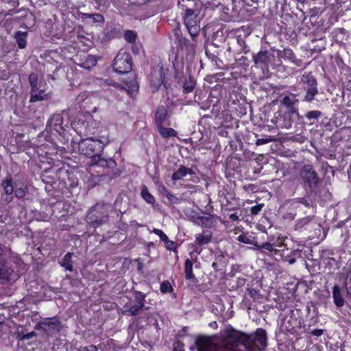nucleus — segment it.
<instances>
[{
  "label": "nucleus",
  "instance_id": "f257e3e1",
  "mask_svg": "<svg viewBox=\"0 0 351 351\" xmlns=\"http://www.w3.org/2000/svg\"><path fill=\"white\" fill-rule=\"evenodd\" d=\"M108 143L107 136H102L101 138H94L93 136L81 138L78 143V149L81 154L90 158L87 163L88 166L109 169H114L117 166V162L112 158H106L103 156V151Z\"/></svg>",
  "mask_w": 351,
  "mask_h": 351
},
{
  "label": "nucleus",
  "instance_id": "f03ea898",
  "mask_svg": "<svg viewBox=\"0 0 351 351\" xmlns=\"http://www.w3.org/2000/svg\"><path fill=\"white\" fill-rule=\"evenodd\" d=\"M300 183L307 192L306 196L313 202L326 201L329 198L330 193L326 187L322 186V180L320 178L311 165H304L299 171Z\"/></svg>",
  "mask_w": 351,
  "mask_h": 351
},
{
  "label": "nucleus",
  "instance_id": "7ed1b4c3",
  "mask_svg": "<svg viewBox=\"0 0 351 351\" xmlns=\"http://www.w3.org/2000/svg\"><path fill=\"white\" fill-rule=\"evenodd\" d=\"M72 128L80 136L90 137L93 136L94 138H101L102 136H107L108 134L106 128H104L99 121L88 117L85 121L78 119L73 123Z\"/></svg>",
  "mask_w": 351,
  "mask_h": 351
},
{
  "label": "nucleus",
  "instance_id": "20e7f679",
  "mask_svg": "<svg viewBox=\"0 0 351 351\" xmlns=\"http://www.w3.org/2000/svg\"><path fill=\"white\" fill-rule=\"evenodd\" d=\"M297 306L290 310V313L285 316L280 324L282 332L295 337L300 334V330L304 326L303 313Z\"/></svg>",
  "mask_w": 351,
  "mask_h": 351
},
{
  "label": "nucleus",
  "instance_id": "39448f33",
  "mask_svg": "<svg viewBox=\"0 0 351 351\" xmlns=\"http://www.w3.org/2000/svg\"><path fill=\"white\" fill-rule=\"evenodd\" d=\"M313 204L306 197L288 199L281 206L282 217L285 220L293 221L297 214L302 210V206L309 208Z\"/></svg>",
  "mask_w": 351,
  "mask_h": 351
},
{
  "label": "nucleus",
  "instance_id": "423d86ee",
  "mask_svg": "<svg viewBox=\"0 0 351 351\" xmlns=\"http://www.w3.org/2000/svg\"><path fill=\"white\" fill-rule=\"evenodd\" d=\"M184 61L179 60L178 56H175L174 60H173V77L178 84L182 87L183 93L189 94L194 90L196 82L191 75H189L188 77L184 75Z\"/></svg>",
  "mask_w": 351,
  "mask_h": 351
},
{
  "label": "nucleus",
  "instance_id": "0eeeda50",
  "mask_svg": "<svg viewBox=\"0 0 351 351\" xmlns=\"http://www.w3.org/2000/svg\"><path fill=\"white\" fill-rule=\"evenodd\" d=\"M86 221L94 228H97L108 221V212L106 205L97 203L89 208L85 217Z\"/></svg>",
  "mask_w": 351,
  "mask_h": 351
},
{
  "label": "nucleus",
  "instance_id": "6e6552de",
  "mask_svg": "<svg viewBox=\"0 0 351 351\" xmlns=\"http://www.w3.org/2000/svg\"><path fill=\"white\" fill-rule=\"evenodd\" d=\"M300 83L305 93L302 101L311 103L319 94L317 78L312 71L305 72L301 76Z\"/></svg>",
  "mask_w": 351,
  "mask_h": 351
},
{
  "label": "nucleus",
  "instance_id": "1a4fd4ad",
  "mask_svg": "<svg viewBox=\"0 0 351 351\" xmlns=\"http://www.w3.org/2000/svg\"><path fill=\"white\" fill-rule=\"evenodd\" d=\"M72 125L73 123L70 122L66 114L63 112L56 113L48 120L47 128L53 134H57L65 137Z\"/></svg>",
  "mask_w": 351,
  "mask_h": 351
},
{
  "label": "nucleus",
  "instance_id": "9d476101",
  "mask_svg": "<svg viewBox=\"0 0 351 351\" xmlns=\"http://www.w3.org/2000/svg\"><path fill=\"white\" fill-rule=\"evenodd\" d=\"M168 69L159 64L152 69L149 80L153 92L158 91L162 86L165 90L171 87V84L166 77Z\"/></svg>",
  "mask_w": 351,
  "mask_h": 351
},
{
  "label": "nucleus",
  "instance_id": "9b49d317",
  "mask_svg": "<svg viewBox=\"0 0 351 351\" xmlns=\"http://www.w3.org/2000/svg\"><path fill=\"white\" fill-rule=\"evenodd\" d=\"M245 34L237 30L228 38V47L226 50L234 54L247 53L249 51L245 43Z\"/></svg>",
  "mask_w": 351,
  "mask_h": 351
},
{
  "label": "nucleus",
  "instance_id": "f8f14e48",
  "mask_svg": "<svg viewBox=\"0 0 351 351\" xmlns=\"http://www.w3.org/2000/svg\"><path fill=\"white\" fill-rule=\"evenodd\" d=\"M28 81L30 85L29 103H36L48 99V93L45 88H41V83H38L37 73H31L28 76Z\"/></svg>",
  "mask_w": 351,
  "mask_h": 351
},
{
  "label": "nucleus",
  "instance_id": "ddd939ff",
  "mask_svg": "<svg viewBox=\"0 0 351 351\" xmlns=\"http://www.w3.org/2000/svg\"><path fill=\"white\" fill-rule=\"evenodd\" d=\"M249 340L246 341L245 348L249 351H263L267 346V335L266 330L262 328H258L256 331L248 335Z\"/></svg>",
  "mask_w": 351,
  "mask_h": 351
},
{
  "label": "nucleus",
  "instance_id": "4468645a",
  "mask_svg": "<svg viewBox=\"0 0 351 351\" xmlns=\"http://www.w3.org/2000/svg\"><path fill=\"white\" fill-rule=\"evenodd\" d=\"M175 44L176 45L177 52H173L169 56V60H174L175 56H178L179 60H183L184 56H188L191 52L194 51L193 45L189 40L183 37L182 34L176 33Z\"/></svg>",
  "mask_w": 351,
  "mask_h": 351
},
{
  "label": "nucleus",
  "instance_id": "2eb2a0df",
  "mask_svg": "<svg viewBox=\"0 0 351 351\" xmlns=\"http://www.w3.org/2000/svg\"><path fill=\"white\" fill-rule=\"evenodd\" d=\"M112 67L117 73H129L132 68V58L130 53L122 50L119 51L114 59Z\"/></svg>",
  "mask_w": 351,
  "mask_h": 351
},
{
  "label": "nucleus",
  "instance_id": "dca6fc26",
  "mask_svg": "<svg viewBox=\"0 0 351 351\" xmlns=\"http://www.w3.org/2000/svg\"><path fill=\"white\" fill-rule=\"evenodd\" d=\"M286 246L284 237L269 236L267 241L260 243V250L264 252L273 253V255L276 257Z\"/></svg>",
  "mask_w": 351,
  "mask_h": 351
},
{
  "label": "nucleus",
  "instance_id": "f3484780",
  "mask_svg": "<svg viewBox=\"0 0 351 351\" xmlns=\"http://www.w3.org/2000/svg\"><path fill=\"white\" fill-rule=\"evenodd\" d=\"M62 324L57 316L44 318L35 326V329L47 332L49 335H53L62 330Z\"/></svg>",
  "mask_w": 351,
  "mask_h": 351
},
{
  "label": "nucleus",
  "instance_id": "a211bd4d",
  "mask_svg": "<svg viewBox=\"0 0 351 351\" xmlns=\"http://www.w3.org/2000/svg\"><path fill=\"white\" fill-rule=\"evenodd\" d=\"M299 117L300 115L292 114L281 109L274 114L271 121L277 128L289 129L295 119Z\"/></svg>",
  "mask_w": 351,
  "mask_h": 351
},
{
  "label": "nucleus",
  "instance_id": "6ab92c4d",
  "mask_svg": "<svg viewBox=\"0 0 351 351\" xmlns=\"http://www.w3.org/2000/svg\"><path fill=\"white\" fill-rule=\"evenodd\" d=\"M134 301L128 302L125 305V311L132 316L137 315L145 305L147 295L141 291H132Z\"/></svg>",
  "mask_w": 351,
  "mask_h": 351
},
{
  "label": "nucleus",
  "instance_id": "aec40b11",
  "mask_svg": "<svg viewBox=\"0 0 351 351\" xmlns=\"http://www.w3.org/2000/svg\"><path fill=\"white\" fill-rule=\"evenodd\" d=\"M184 25L191 36L195 37L199 34L200 31L199 19L198 15L192 12H182Z\"/></svg>",
  "mask_w": 351,
  "mask_h": 351
},
{
  "label": "nucleus",
  "instance_id": "412c9836",
  "mask_svg": "<svg viewBox=\"0 0 351 351\" xmlns=\"http://www.w3.org/2000/svg\"><path fill=\"white\" fill-rule=\"evenodd\" d=\"M213 234L208 230H204L202 233L197 234L195 235V243H191L193 251L190 252V256L193 258V254L196 253L200 254L202 252L201 247L208 245L212 240Z\"/></svg>",
  "mask_w": 351,
  "mask_h": 351
},
{
  "label": "nucleus",
  "instance_id": "4be33fe9",
  "mask_svg": "<svg viewBox=\"0 0 351 351\" xmlns=\"http://www.w3.org/2000/svg\"><path fill=\"white\" fill-rule=\"evenodd\" d=\"M250 337L247 334L238 331L233 328L227 329L225 331V336L223 340L224 344L227 343L228 340H231L235 343L246 346V341L249 340Z\"/></svg>",
  "mask_w": 351,
  "mask_h": 351
},
{
  "label": "nucleus",
  "instance_id": "5701e85b",
  "mask_svg": "<svg viewBox=\"0 0 351 351\" xmlns=\"http://www.w3.org/2000/svg\"><path fill=\"white\" fill-rule=\"evenodd\" d=\"M317 224L315 221V217L313 215L306 216L298 219L294 225V230L299 232H311L315 229Z\"/></svg>",
  "mask_w": 351,
  "mask_h": 351
},
{
  "label": "nucleus",
  "instance_id": "b1692460",
  "mask_svg": "<svg viewBox=\"0 0 351 351\" xmlns=\"http://www.w3.org/2000/svg\"><path fill=\"white\" fill-rule=\"evenodd\" d=\"M302 250L299 248L295 250H291L287 247L276 256V260H282L285 262H287L289 264H293L298 258H302Z\"/></svg>",
  "mask_w": 351,
  "mask_h": 351
},
{
  "label": "nucleus",
  "instance_id": "393cba45",
  "mask_svg": "<svg viewBox=\"0 0 351 351\" xmlns=\"http://www.w3.org/2000/svg\"><path fill=\"white\" fill-rule=\"evenodd\" d=\"M298 94H291V95H285L280 100V104L287 111L291 112V114L300 115L299 110L295 106L299 103V99L296 98Z\"/></svg>",
  "mask_w": 351,
  "mask_h": 351
},
{
  "label": "nucleus",
  "instance_id": "a878e982",
  "mask_svg": "<svg viewBox=\"0 0 351 351\" xmlns=\"http://www.w3.org/2000/svg\"><path fill=\"white\" fill-rule=\"evenodd\" d=\"M253 62L256 67L262 69H268L269 63L271 61V54L267 50H261L252 56Z\"/></svg>",
  "mask_w": 351,
  "mask_h": 351
},
{
  "label": "nucleus",
  "instance_id": "bb28decb",
  "mask_svg": "<svg viewBox=\"0 0 351 351\" xmlns=\"http://www.w3.org/2000/svg\"><path fill=\"white\" fill-rule=\"evenodd\" d=\"M14 270L8 265L4 255L0 250V280L9 282L12 280Z\"/></svg>",
  "mask_w": 351,
  "mask_h": 351
},
{
  "label": "nucleus",
  "instance_id": "cd10ccee",
  "mask_svg": "<svg viewBox=\"0 0 351 351\" xmlns=\"http://www.w3.org/2000/svg\"><path fill=\"white\" fill-rule=\"evenodd\" d=\"M195 345L197 351H213V342L211 337L199 336L196 338Z\"/></svg>",
  "mask_w": 351,
  "mask_h": 351
},
{
  "label": "nucleus",
  "instance_id": "c85d7f7f",
  "mask_svg": "<svg viewBox=\"0 0 351 351\" xmlns=\"http://www.w3.org/2000/svg\"><path fill=\"white\" fill-rule=\"evenodd\" d=\"M77 103L80 105V108L86 112H95L97 111L96 106H93L92 108L88 107V104L91 103V99L86 92L81 93L77 97Z\"/></svg>",
  "mask_w": 351,
  "mask_h": 351
},
{
  "label": "nucleus",
  "instance_id": "c756f323",
  "mask_svg": "<svg viewBox=\"0 0 351 351\" xmlns=\"http://www.w3.org/2000/svg\"><path fill=\"white\" fill-rule=\"evenodd\" d=\"M280 56L285 60L291 62L296 66H302L303 64L302 60L297 58L295 53L290 48L284 49Z\"/></svg>",
  "mask_w": 351,
  "mask_h": 351
},
{
  "label": "nucleus",
  "instance_id": "7c9ffc66",
  "mask_svg": "<svg viewBox=\"0 0 351 351\" xmlns=\"http://www.w3.org/2000/svg\"><path fill=\"white\" fill-rule=\"evenodd\" d=\"M194 171L184 165H180L177 171L171 176V180L174 182L178 181L185 177L186 175H194Z\"/></svg>",
  "mask_w": 351,
  "mask_h": 351
},
{
  "label": "nucleus",
  "instance_id": "2f4dec72",
  "mask_svg": "<svg viewBox=\"0 0 351 351\" xmlns=\"http://www.w3.org/2000/svg\"><path fill=\"white\" fill-rule=\"evenodd\" d=\"M197 260V257L194 260L186 258L184 262V275L186 280H191L193 282H196L197 278L193 271V266L194 261Z\"/></svg>",
  "mask_w": 351,
  "mask_h": 351
},
{
  "label": "nucleus",
  "instance_id": "473e14b6",
  "mask_svg": "<svg viewBox=\"0 0 351 351\" xmlns=\"http://www.w3.org/2000/svg\"><path fill=\"white\" fill-rule=\"evenodd\" d=\"M237 239L241 243L252 245L256 248L260 250V242H258L257 238L253 235L247 233H242L238 236Z\"/></svg>",
  "mask_w": 351,
  "mask_h": 351
},
{
  "label": "nucleus",
  "instance_id": "72a5a7b5",
  "mask_svg": "<svg viewBox=\"0 0 351 351\" xmlns=\"http://www.w3.org/2000/svg\"><path fill=\"white\" fill-rule=\"evenodd\" d=\"M167 117V109L164 106H158L155 114V123L156 127L164 125Z\"/></svg>",
  "mask_w": 351,
  "mask_h": 351
},
{
  "label": "nucleus",
  "instance_id": "f704fd0d",
  "mask_svg": "<svg viewBox=\"0 0 351 351\" xmlns=\"http://www.w3.org/2000/svg\"><path fill=\"white\" fill-rule=\"evenodd\" d=\"M97 61L98 58L96 56L88 54L82 59L79 66L86 69H90L97 64Z\"/></svg>",
  "mask_w": 351,
  "mask_h": 351
},
{
  "label": "nucleus",
  "instance_id": "c9c22d12",
  "mask_svg": "<svg viewBox=\"0 0 351 351\" xmlns=\"http://www.w3.org/2000/svg\"><path fill=\"white\" fill-rule=\"evenodd\" d=\"M332 297L335 306L337 307H342L345 304V300L341 293L340 288L337 285H335L332 287Z\"/></svg>",
  "mask_w": 351,
  "mask_h": 351
},
{
  "label": "nucleus",
  "instance_id": "e433bc0d",
  "mask_svg": "<svg viewBox=\"0 0 351 351\" xmlns=\"http://www.w3.org/2000/svg\"><path fill=\"white\" fill-rule=\"evenodd\" d=\"M178 6L182 10V12H195V2L194 0H180L178 1Z\"/></svg>",
  "mask_w": 351,
  "mask_h": 351
},
{
  "label": "nucleus",
  "instance_id": "4c0bfd02",
  "mask_svg": "<svg viewBox=\"0 0 351 351\" xmlns=\"http://www.w3.org/2000/svg\"><path fill=\"white\" fill-rule=\"evenodd\" d=\"M27 33L26 32L17 31L14 34V38L19 49H24L27 46Z\"/></svg>",
  "mask_w": 351,
  "mask_h": 351
},
{
  "label": "nucleus",
  "instance_id": "58836bf2",
  "mask_svg": "<svg viewBox=\"0 0 351 351\" xmlns=\"http://www.w3.org/2000/svg\"><path fill=\"white\" fill-rule=\"evenodd\" d=\"M82 19L84 20L90 19V23H104V16L99 13H93V14H83Z\"/></svg>",
  "mask_w": 351,
  "mask_h": 351
},
{
  "label": "nucleus",
  "instance_id": "ea45409f",
  "mask_svg": "<svg viewBox=\"0 0 351 351\" xmlns=\"http://www.w3.org/2000/svg\"><path fill=\"white\" fill-rule=\"evenodd\" d=\"M73 255V253L67 252L60 262V265L69 271H72L73 269V261L71 260Z\"/></svg>",
  "mask_w": 351,
  "mask_h": 351
},
{
  "label": "nucleus",
  "instance_id": "a19ab883",
  "mask_svg": "<svg viewBox=\"0 0 351 351\" xmlns=\"http://www.w3.org/2000/svg\"><path fill=\"white\" fill-rule=\"evenodd\" d=\"M322 264L325 265L326 268L328 269V273L333 272L338 266L337 261L333 257L322 258Z\"/></svg>",
  "mask_w": 351,
  "mask_h": 351
},
{
  "label": "nucleus",
  "instance_id": "79ce46f5",
  "mask_svg": "<svg viewBox=\"0 0 351 351\" xmlns=\"http://www.w3.org/2000/svg\"><path fill=\"white\" fill-rule=\"evenodd\" d=\"M157 128H158V130L160 134L163 138H169V137H174L177 134V132L174 129L171 128H165L163 126V125L158 126Z\"/></svg>",
  "mask_w": 351,
  "mask_h": 351
},
{
  "label": "nucleus",
  "instance_id": "37998d69",
  "mask_svg": "<svg viewBox=\"0 0 351 351\" xmlns=\"http://www.w3.org/2000/svg\"><path fill=\"white\" fill-rule=\"evenodd\" d=\"M2 186L3 188L4 192L6 195H12L14 187L13 185L12 179L10 176L6 177L2 182Z\"/></svg>",
  "mask_w": 351,
  "mask_h": 351
},
{
  "label": "nucleus",
  "instance_id": "c03bdc74",
  "mask_svg": "<svg viewBox=\"0 0 351 351\" xmlns=\"http://www.w3.org/2000/svg\"><path fill=\"white\" fill-rule=\"evenodd\" d=\"M141 197L149 204H154L155 203V197L152 195L147 187L145 185H143L141 192Z\"/></svg>",
  "mask_w": 351,
  "mask_h": 351
},
{
  "label": "nucleus",
  "instance_id": "a18cd8bd",
  "mask_svg": "<svg viewBox=\"0 0 351 351\" xmlns=\"http://www.w3.org/2000/svg\"><path fill=\"white\" fill-rule=\"evenodd\" d=\"M160 192L163 195L165 196L169 202L172 204H178L179 203V199L172 194L165 186H162L160 187Z\"/></svg>",
  "mask_w": 351,
  "mask_h": 351
},
{
  "label": "nucleus",
  "instance_id": "49530a36",
  "mask_svg": "<svg viewBox=\"0 0 351 351\" xmlns=\"http://www.w3.org/2000/svg\"><path fill=\"white\" fill-rule=\"evenodd\" d=\"M160 291L162 293H173L174 298H176V294L174 293L173 288L169 280H163L160 285Z\"/></svg>",
  "mask_w": 351,
  "mask_h": 351
},
{
  "label": "nucleus",
  "instance_id": "de8ad7c7",
  "mask_svg": "<svg viewBox=\"0 0 351 351\" xmlns=\"http://www.w3.org/2000/svg\"><path fill=\"white\" fill-rule=\"evenodd\" d=\"M44 57L45 58V64H51L52 65L51 69L54 67V69L52 70L53 73L58 72L60 69V64L58 62L54 60L53 58L49 56V53H45Z\"/></svg>",
  "mask_w": 351,
  "mask_h": 351
},
{
  "label": "nucleus",
  "instance_id": "09e8293b",
  "mask_svg": "<svg viewBox=\"0 0 351 351\" xmlns=\"http://www.w3.org/2000/svg\"><path fill=\"white\" fill-rule=\"evenodd\" d=\"M104 34L105 39L111 40L118 36L119 31L115 27H107L104 30Z\"/></svg>",
  "mask_w": 351,
  "mask_h": 351
},
{
  "label": "nucleus",
  "instance_id": "8fccbe9b",
  "mask_svg": "<svg viewBox=\"0 0 351 351\" xmlns=\"http://www.w3.org/2000/svg\"><path fill=\"white\" fill-rule=\"evenodd\" d=\"M322 115V113L321 111L315 110H310L307 112L304 117L306 119L309 121L311 123H314L315 121L317 120L319 118H320Z\"/></svg>",
  "mask_w": 351,
  "mask_h": 351
},
{
  "label": "nucleus",
  "instance_id": "3c124183",
  "mask_svg": "<svg viewBox=\"0 0 351 351\" xmlns=\"http://www.w3.org/2000/svg\"><path fill=\"white\" fill-rule=\"evenodd\" d=\"M230 6L231 7L230 12H227V16L226 20L227 21H234L239 16V11L236 8L235 1H232Z\"/></svg>",
  "mask_w": 351,
  "mask_h": 351
},
{
  "label": "nucleus",
  "instance_id": "603ef678",
  "mask_svg": "<svg viewBox=\"0 0 351 351\" xmlns=\"http://www.w3.org/2000/svg\"><path fill=\"white\" fill-rule=\"evenodd\" d=\"M346 34V30L343 28L336 29L333 32L332 35L335 37V40L337 42H342L343 37Z\"/></svg>",
  "mask_w": 351,
  "mask_h": 351
},
{
  "label": "nucleus",
  "instance_id": "864d4df0",
  "mask_svg": "<svg viewBox=\"0 0 351 351\" xmlns=\"http://www.w3.org/2000/svg\"><path fill=\"white\" fill-rule=\"evenodd\" d=\"M165 243V247L169 251H173L176 253H178L177 248L178 247V243L170 240L169 238L167 239V241L163 242Z\"/></svg>",
  "mask_w": 351,
  "mask_h": 351
},
{
  "label": "nucleus",
  "instance_id": "5fc2aeb1",
  "mask_svg": "<svg viewBox=\"0 0 351 351\" xmlns=\"http://www.w3.org/2000/svg\"><path fill=\"white\" fill-rule=\"evenodd\" d=\"M137 38V34L134 31L127 30L125 32V39L130 43H133Z\"/></svg>",
  "mask_w": 351,
  "mask_h": 351
},
{
  "label": "nucleus",
  "instance_id": "6e6d98bb",
  "mask_svg": "<svg viewBox=\"0 0 351 351\" xmlns=\"http://www.w3.org/2000/svg\"><path fill=\"white\" fill-rule=\"evenodd\" d=\"M246 291L254 301L258 300L260 298L261 294L256 289L247 287Z\"/></svg>",
  "mask_w": 351,
  "mask_h": 351
},
{
  "label": "nucleus",
  "instance_id": "4d7b16f0",
  "mask_svg": "<svg viewBox=\"0 0 351 351\" xmlns=\"http://www.w3.org/2000/svg\"><path fill=\"white\" fill-rule=\"evenodd\" d=\"M76 38V43L81 44L82 46H89V44L87 42H90V40L83 34L78 33Z\"/></svg>",
  "mask_w": 351,
  "mask_h": 351
},
{
  "label": "nucleus",
  "instance_id": "13d9d810",
  "mask_svg": "<svg viewBox=\"0 0 351 351\" xmlns=\"http://www.w3.org/2000/svg\"><path fill=\"white\" fill-rule=\"evenodd\" d=\"M12 75V73L9 69L0 71V80L7 81L11 77Z\"/></svg>",
  "mask_w": 351,
  "mask_h": 351
},
{
  "label": "nucleus",
  "instance_id": "bf43d9fd",
  "mask_svg": "<svg viewBox=\"0 0 351 351\" xmlns=\"http://www.w3.org/2000/svg\"><path fill=\"white\" fill-rule=\"evenodd\" d=\"M199 219L204 226L206 228H211L213 226V221L212 218L208 217H202Z\"/></svg>",
  "mask_w": 351,
  "mask_h": 351
},
{
  "label": "nucleus",
  "instance_id": "052dcab7",
  "mask_svg": "<svg viewBox=\"0 0 351 351\" xmlns=\"http://www.w3.org/2000/svg\"><path fill=\"white\" fill-rule=\"evenodd\" d=\"M274 141V138L270 136H266L265 138H257L256 141V145H262L267 144Z\"/></svg>",
  "mask_w": 351,
  "mask_h": 351
},
{
  "label": "nucleus",
  "instance_id": "680f3d73",
  "mask_svg": "<svg viewBox=\"0 0 351 351\" xmlns=\"http://www.w3.org/2000/svg\"><path fill=\"white\" fill-rule=\"evenodd\" d=\"M36 335V332L32 331L28 333H18L17 337L19 340H25V339H30Z\"/></svg>",
  "mask_w": 351,
  "mask_h": 351
},
{
  "label": "nucleus",
  "instance_id": "e2e57ef3",
  "mask_svg": "<svg viewBox=\"0 0 351 351\" xmlns=\"http://www.w3.org/2000/svg\"><path fill=\"white\" fill-rule=\"evenodd\" d=\"M264 204H256L250 208V213L252 215H258L262 210Z\"/></svg>",
  "mask_w": 351,
  "mask_h": 351
},
{
  "label": "nucleus",
  "instance_id": "0e129e2a",
  "mask_svg": "<svg viewBox=\"0 0 351 351\" xmlns=\"http://www.w3.org/2000/svg\"><path fill=\"white\" fill-rule=\"evenodd\" d=\"M69 170L65 169L64 168H59L57 170V176L59 180H62L64 181L65 180L64 176H68Z\"/></svg>",
  "mask_w": 351,
  "mask_h": 351
},
{
  "label": "nucleus",
  "instance_id": "69168bd1",
  "mask_svg": "<svg viewBox=\"0 0 351 351\" xmlns=\"http://www.w3.org/2000/svg\"><path fill=\"white\" fill-rule=\"evenodd\" d=\"M154 232L159 237L160 239L162 242L167 241V239L169 238L167 235L161 230L154 229Z\"/></svg>",
  "mask_w": 351,
  "mask_h": 351
},
{
  "label": "nucleus",
  "instance_id": "338daca9",
  "mask_svg": "<svg viewBox=\"0 0 351 351\" xmlns=\"http://www.w3.org/2000/svg\"><path fill=\"white\" fill-rule=\"evenodd\" d=\"M26 191L23 188H16L14 191V195L19 199L24 197Z\"/></svg>",
  "mask_w": 351,
  "mask_h": 351
},
{
  "label": "nucleus",
  "instance_id": "774afa93",
  "mask_svg": "<svg viewBox=\"0 0 351 351\" xmlns=\"http://www.w3.org/2000/svg\"><path fill=\"white\" fill-rule=\"evenodd\" d=\"M79 351H98V348L95 345L81 346L79 349Z\"/></svg>",
  "mask_w": 351,
  "mask_h": 351
}]
</instances>
